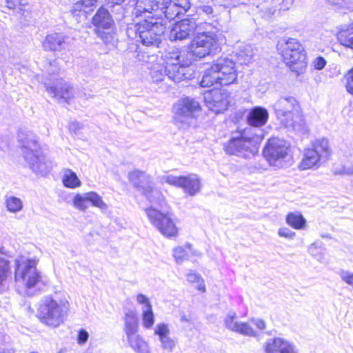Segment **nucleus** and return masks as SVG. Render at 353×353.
Here are the masks:
<instances>
[{"mask_svg": "<svg viewBox=\"0 0 353 353\" xmlns=\"http://www.w3.org/2000/svg\"><path fill=\"white\" fill-rule=\"evenodd\" d=\"M221 34L199 32L191 41L188 52L178 49L165 52L168 75L174 82L188 79L187 71L193 59L203 58L215 51L222 42Z\"/></svg>", "mask_w": 353, "mask_h": 353, "instance_id": "1", "label": "nucleus"}, {"mask_svg": "<svg viewBox=\"0 0 353 353\" xmlns=\"http://www.w3.org/2000/svg\"><path fill=\"white\" fill-rule=\"evenodd\" d=\"M262 134L254 132L251 127L232 132L230 139L223 145L225 152L230 155L249 158L258 152Z\"/></svg>", "mask_w": 353, "mask_h": 353, "instance_id": "2", "label": "nucleus"}, {"mask_svg": "<svg viewBox=\"0 0 353 353\" xmlns=\"http://www.w3.org/2000/svg\"><path fill=\"white\" fill-rule=\"evenodd\" d=\"M237 77L235 62L231 59L221 57L205 70L200 84L202 87L229 85L236 82Z\"/></svg>", "mask_w": 353, "mask_h": 353, "instance_id": "3", "label": "nucleus"}, {"mask_svg": "<svg viewBox=\"0 0 353 353\" xmlns=\"http://www.w3.org/2000/svg\"><path fill=\"white\" fill-rule=\"evenodd\" d=\"M37 260L19 256L15 259L14 281L18 290L30 289L46 285L48 283L47 277L37 270Z\"/></svg>", "mask_w": 353, "mask_h": 353, "instance_id": "4", "label": "nucleus"}, {"mask_svg": "<svg viewBox=\"0 0 353 353\" xmlns=\"http://www.w3.org/2000/svg\"><path fill=\"white\" fill-rule=\"evenodd\" d=\"M278 119L287 128L301 130L303 128L300 106L293 97H281L274 104Z\"/></svg>", "mask_w": 353, "mask_h": 353, "instance_id": "5", "label": "nucleus"}, {"mask_svg": "<svg viewBox=\"0 0 353 353\" xmlns=\"http://www.w3.org/2000/svg\"><path fill=\"white\" fill-rule=\"evenodd\" d=\"M70 310L65 298H46L40 306L39 319L46 325L57 327L63 323Z\"/></svg>", "mask_w": 353, "mask_h": 353, "instance_id": "6", "label": "nucleus"}, {"mask_svg": "<svg viewBox=\"0 0 353 353\" xmlns=\"http://www.w3.org/2000/svg\"><path fill=\"white\" fill-rule=\"evenodd\" d=\"M331 153L332 150L327 139H316L312 143L310 148L305 149L299 168L301 170L317 169L328 160Z\"/></svg>", "mask_w": 353, "mask_h": 353, "instance_id": "7", "label": "nucleus"}, {"mask_svg": "<svg viewBox=\"0 0 353 353\" xmlns=\"http://www.w3.org/2000/svg\"><path fill=\"white\" fill-rule=\"evenodd\" d=\"M165 24L161 18L151 17L135 26L136 34L141 43L146 46H158L165 30Z\"/></svg>", "mask_w": 353, "mask_h": 353, "instance_id": "8", "label": "nucleus"}, {"mask_svg": "<svg viewBox=\"0 0 353 353\" xmlns=\"http://www.w3.org/2000/svg\"><path fill=\"white\" fill-rule=\"evenodd\" d=\"M145 212L150 223L163 236L171 239L178 236L177 220L171 212H163L154 205L145 208Z\"/></svg>", "mask_w": 353, "mask_h": 353, "instance_id": "9", "label": "nucleus"}, {"mask_svg": "<svg viewBox=\"0 0 353 353\" xmlns=\"http://www.w3.org/2000/svg\"><path fill=\"white\" fill-rule=\"evenodd\" d=\"M282 57L291 71L299 75L307 68L306 55L300 42L293 38L287 39L282 47Z\"/></svg>", "mask_w": 353, "mask_h": 353, "instance_id": "10", "label": "nucleus"}, {"mask_svg": "<svg viewBox=\"0 0 353 353\" xmlns=\"http://www.w3.org/2000/svg\"><path fill=\"white\" fill-rule=\"evenodd\" d=\"M290 148V145L285 140L273 137L266 143L263 149V156L270 165L281 168L285 165Z\"/></svg>", "mask_w": 353, "mask_h": 353, "instance_id": "11", "label": "nucleus"}, {"mask_svg": "<svg viewBox=\"0 0 353 353\" xmlns=\"http://www.w3.org/2000/svg\"><path fill=\"white\" fill-rule=\"evenodd\" d=\"M36 141L28 143L23 145V153L25 160L29 164L30 168L35 173L46 175L52 168L53 163L44 155H39Z\"/></svg>", "mask_w": 353, "mask_h": 353, "instance_id": "12", "label": "nucleus"}, {"mask_svg": "<svg viewBox=\"0 0 353 353\" xmlns=\"http://www.w3.org/2000/svg\"><path fill=\"white\" fill-rule=\"evenodd\" d=\"M161 183H168L172 186L181 188L190 196L197 194L201 190L202 183L200 177L196 174L186 176L163 175L160 178Z\"/></svg>", "mask_w": 353, "mask_h": 353, "instance_id": "13", "label": "nucleus"}, {"mask_svg": "<svg viewBox=\"0 0 353 353\" xmlns=\"http://www.w3.org/2000/svg\"><path fill=\"white\" fill-rule=\"evenodd\" d=\"M130 181L135 186L143 190L148 199L154 205L163 206L164 198L161 192L154 188L152 185H144L145 183L150 182V177L145 172L134 170L128 174Z\"/></svg>", "mask_w": 353, "mask_h": 353, "instance_id": "14", "label": "nucleus"}, {"mask_svg": "<svg viewBox=\"0 0 353 353\" xmlns=\"http://www.w3.org/2000/svg\"><path fill=\"white\" fill-rule=\"evenodd\" d=\"M92 22L95 27L96 34L103 42L109 43L113 41L112 27L114 22L107 9L100 8L92 17Z\"/></svg>", "mask_w": 353, "mask_h": 353, "instance_id": "15", "label": "nucleus"}, {"mask_svg": "<svg viewBox=\"0 0 353 353\" xmlns=\"http://www.w3.org/2000/svg\"><path fill=\"white\" fill-rule=\"evenodd\" d=\"M201 110V106L196 101L186 98L179 101L176 105L174 122L179 128L188 125L190 118L194 117Z\"/></svg>", "mask_w": 353, "mask_h": 353, "instance_id": "16", "label": "nucleus"}, {"mask_svg": "<svg viewBox=\"0 0 353 353\" xmlns=\"http://www.w3.org/2000/svg\"><path fill=\"white\" fill-rule=\"evenodd\" d=\"M224 326L226 329L237 334L250 337H257L258 332L252 327L249 322L239 321L235 312H228L223 319Z\"/></svg>", "mask_w": 353, "mask_h": 353, "instance_id": "17", "label": "nucleus"}, {"mask_svg": "<svg viewBox=\"0 0 353 353\" xmlns=\"http://www.w3.org/2000/svg\"><path fill=\"white\" fill-rule=\"evenodd\" d=\"M161 2L163 0H137L132 14L136 17H143L145 19H150L151 17L161 18Z\"/></svg>", "mask_w": 353, "mask_h": 353, "instance_id": "18", "label": "nucleus"}, {"mask_svg": "<svg viewBox=\"0 0 353 353\" xmlns=\"http://www.w3.org/2000/svg\"><path fill=\"white\" fill-rule=\"evenodd\" d=\"M203 99L208 109L216 114L225 110L230 103L228 94L217 90L205 92Z\"/></svg>", "mask_w": 353, "mask_h": 353, "instance_id": "19", "label": "nucleus"}, {"mask_svg": "<svg viewBox=\"0 0 353 353\" xmlns=\"http://www.w3.org/2000/svg\"><path fill=\"white\" fill-rule=\"evenodd\" d=\"M263 353H299L294 343L280 336L268 339L263 344Z\"/></svg>", "mask_w": 353, "mask_h": 353, "instance_id": "20", "label": "nucleus"}, {"mask_svg": "<svg viewBox=\"0 0 353 353\" xmlns=\"http://www.w3.org/2000/svg\"><path fill=\"white\" fill-rule=\"evenodd\" d=\"M196 27L194 19H184L174 25L170 31L169 39L174 41L186 39L194 34Z\"/></svg>", "mask_w": 353, "mask_h": 353, "instance_id": "21", "label": "nucleus"}, {"mask_svg": "<svg viewBox=\"0 0 353 353\" xmlns=\"http://www.w3.org/2000/svg\"><path fill=\"white\" fill-rule=\"evenodd\" d=\"M190 7L189 0H163L160 4V10L166 19L172 20L186 12Z\"/></svg>", "mask_w": 353, "mask_h": 353, "instance_id": "22", "label": "nucleus"}, {"mask_svg": "<svg viewBox=\"0 0 353 353\" xmlns=\"http://www.w3.org/2000/svg\"><path fill=\"white\" fill-rule=\"evenodd\" d=\"M154 334L159 337L161 349L168 353H171L176 347V342L170 336V330L165 323H157L154 328Z\"/></svg>", "mask_w": 353, "mask_h": 353, "instance_id": "23", "label": "nucleus"}, {"mask_svg": "<svg viewBox=\"0 0 353 353\" xmlns=\"http://www.w3.org/2000/svg\"><path fill=\"white\" fill-rule=\"evenodd\" d=\"M66 39V37L62 33L53 32L46 35L42 46L45 50L61 52L68 48V43Z\"/></svg>", "mask_w": 353, "mask_h": 353, "instance_id": "24", "label": "nucleus"}, {"mask_svg": "<svg viewBox=\"0 0 353 353\" xmlns=\"http://www.w3.org/2000/svg\"><path fill=\"white\" fill-rule=\"evenodd\" d=\"M46 91L52 97L59 101H63L70 103V101L74 97L73 89L68 83L58 82L54 86H50L45 83Z\"/></svg>", "mask_w": 353, "mask_h": 353, "instance_id": "25", "label": "nucleus"}, {"mask_svg": "<svg viewBox=\"0 0 353 353\" xmlns=\"http://www.w3.org/2000/svg\"><path fill=\"white\" fill-rule=\"evenodd\" d=\"M268 119V112L265 108L255 107L250 110L248 121L251 126L261 127L266 123Z\"/></svg>", "mask_w": 353, "mask_h": 353, "instance_id": "26", "label": "nucleus"}, {"mask_svg": "<svg viewBox=\"0 0 353 353\" xmlns=\"http://www.w3.org/2000/svg\"><path fill=\"white\" fill-rule=\"evenodd\" d=\"M190 254L201 255L199 252L193 250L190 243H186L184 246H178L173 250V256L176 263L181 264L189 258Z\"/></svg>", "mask_w": 353, "mask_h": 353, "instance_id": "27", "label": "nucleus"}, {"mask_svg": "<svg viewBox=\"0 0 353 353\" xmlns=\"http://www.w3.org/2000/svg\"><path fill=\"white\" fill-rule=\"evenodd\" d=\"M124 321V331L127 335V338L138 334V320L134 312L132 310L128 311L125 314Z\"/></svg>", "mask_w": 353, "mask_h": 353, "instance_id": "28", "label": "nucleus"}, {"mask_svg": "<svg viewBox=\"0 0 353 353\" xmlns=\"http://www.w3.org/2000/svg\"><path fill=\"white\" fill-rule=\"evenodd\" d=\"M62 183L70 189H76L81 185V181L77 174L69 168L63 170Z\"/></svg>", "mask_w": 353, "mask_h": 353, "instance_id": "29", "label": "nucleus"}, {"mask_svg": "<svg viewBox=\"0 0 353 353\" xmlns=\"http://www.w3.org/2000/svg\"><path fill=\"white\" fill-rule=\"evenodd\" d=\"M127 339L130 346L137 353H150L148 343L140 335L136 334Z\"/></svg>", "mask_w": 353, "mask_h": 353, "instance_id": "30", "label": "nucleus"}, {"mask_svg": "<svg viewBox=\"0 0 353 353\" xmlns=\"http://www.w3.org/2000/svg\"><path fill=\"white\" fill-rule=\"evenodd\" d=\"M97 0H80L77 1L72 6V12L74 14H79L83 12L86 14L92 11L96 7Z\"/></svg>", "mask_w": 353, "mask_h": 353, "instance_id": "31", "label": "nucleus"}, {"mask_svg": "<svg viewBox=\"0 0 353 353\" xmlns=\"http://www.w3.org/2000/svg\"><path fill=\"white\" fill-rule=\"evenodd\" d=\"M164 57V62L165 63V65H154L151 69L150 74L151 78L152 81L155 83H159L162 81L165 74L168 76V79L172 80L174 81L172 78H170L168 75V65L165 60V54L163 55Z\"/></svg>", "mask_w": 353, "mask_h": 353, "instance_id": "32", "label": "nucleus"}, {"mask_svg": "<svg viewBox=\"0 0 353 353\" xmlns=\"http://www.w3.org/2000/svg\"><path fill=\"white\" fill-rule=\"evenodd\" d=\"M286 223L296 230H302L305 227L306 221L300 212H290L286 216Z\"/></svg>", "mask_w": 353, "mask_h": 353, "instance_id": "33", "label": "nucleus"}, {"mask_svg": "<svg viewBox=\"0 0 353 353\" xmlns=\"http://www.w3.org/2000/svg\"><path fill=\"white\" fill-rule=\"evenodd\" d=\"M337 38L340 44L346 48L353 49V27L339 31Z\"/></svg>", "mask_w": 353, "mask_h": 353, "instance_id": "34", "label": "nucleus"}, {"mask_svg": "<svg viewBox=\"0 0 353 353\" xmlns=\"http://www.w3.org/2000/svg\"><path fill=\"white\" fill-rule=\"evenodd\" d=\"M7 210L12 213L20 212L23 208V201L14 196H7L5 201Z\"/></svg>", "mask_w": 353, "mask_h": 353, "instance_id": "35", "label": "nucleus"}, {"mask_svg": "<svg viewBox=\"0 0 353 353\" xmlns=\"http://www.w3.org/2000/svg\"><path fill=\"white\" fill-rule=\"evenodd\" d=\"M88 201L90 202L92 205L99 208L102 211L107 210L108 206L103 201L102 197L96 192H87Z\"/></svg>", "mask_w": 353, "mask_h": 353, "instance_id": "36", "label": "nucleus"}, {"mask_svg": "<svg viewBox=\"0 0 353 353\" xmlns=\"http://www.w3.org/2000/svg\"><path fill=\"white\" fill-rule=\"evenodd\" d=\"M187 281L193 284L194 287L201 292L205 291V287L203 278L197 273L190 272L186 275Z\"/></svg>", "mask_w": 353, "mask_h": 353, "instance_id": "37", "label": "nucleus"}, {"mask_svg": "<svg viewBox=\"0 0 353 353\" xmlns=\"http://www.w3.org/2000/svg\"><path fill=\"white\" fill-rule=\"evenodd\" d=\"M87 192L76 194L72 199L73 205L81 211H85L88 208Z\"/></svg>", "mask_w": 353, "mask_h": 353, "instance_id": "38", "label": "nucleus"}, {"mask_svg": "<svg viewBox=\"0 0 353 353\" xmlns=\"http://www.w3.org/2000/svg\"><path fill=\"white\" fill-rule=\"evenodd\" d=\"M239 56V60L241 64L248 63L253 57V50L250 46L246 45L243 46V49L239 52H236Z\"/></svg>", "mask_w": 353, "mask_h": 353, "instance_id": "39", "label": "nucleus"}, {"mask_svg": "<svg viewBox=\"0 0 353 353\" xmlns=\"http://www.w3.org/2000/svg\"><path fill=\"white\" fill-rule=\"evenodd\" d=\"M142 312L143 326L145 329H151L154 323V315L152 308L144 310Z\"/></svg>", "mask_w": 353, "mask_h": 353, "instance_id": "40", "label": "nucleus"}, {"mask_svg": "<svg viewBox=\"0 0 353 353\" xmlns=\"http://www.w3.org/2000/svg\"><path fill=\"white\" fill-rule=\"evenodd\" d=\"M326 1L338 8L349 11L353 10V0H326Z\"/></svg>", "mask_w": 353, "mask_h": 353, "instance_id": "41", "label": "nucleus"}, {"mask_svg": "<svg viewBox=\"0 0 353 353\" xmlns=\"http://www.w3.org/2000/svg\"><path fill=\"white\" fill-rule=\"evenodd\" d=\"M338 274L343 282L353 288V272L349 270H341Z\"/></svg>", "mask_w": 353, "mask_h": 353, "instance_id": "42", "label": "nucleus"}, {"mask_svg": "<svg viewBox=\"0 0 353 353\" xmlns=\"http://www.w3.org/2000/svg\"><path fill=\"white\" fill-rule=\"evenodd\" d=\"M8 271V262L4 259L0 258V284L6 279Z\"/></svg>", "mask_w": 353, "mask_h": 353, "instance_id": "43", "label": "nucleus"}, {"mask_svg": "<svg viewBox=\"0 0 353 353\" xmlns=\"http://www.w3.org/2000/svg\"><path fill=\"white\" fill-rule=\"evenodd\" d=\"M137 301L138 303L142 305V311L144 310L152 308L149 298L143 294H137Z\"/></svg>", "mask_w": 353, "mask_h": 353, "instance_id": "44", "label": "nucleus"}, {"mask_svg": "<svg viewBox=\"0 0 353 353\" xmlns=\"http://www.w3.org/2000/svg\"><path fill=\"white\" fill-rule=\"evenodd\" d=\"M278 234L281 237L288 239H293L296 236V233L288 228H281L278 231Z\"/></svg>", "mask_w": 353, "mask_h": 353, "instance_id": "45", "label": "nucleus"}, {"mask_svg": "<svg viewBox=\"0 0 353 353\" xmlns=\"http://www.w3.org/2000/svg\"><path fill=\"white\" fill-rule=\"evenodd\" d=\"M326 63L327 61L323 57H317L312 61V65L314 68L318 70H323L325 68Z\"/></svg>", "mask_w": 353, "mask_h": 353, "instance_id": "46", "label": "nucleus"}, {"mask_svg": "<svg viewBox=\"0 0 353 353\" xmlns=\"http://www.w3.org/2000/svg\"><path fill=\"white\" fill-rule=\"evenodd\" d=\"M346 80L347 90L353 94V68L346 74Z\"/></svg>", "mask_w": 353, "mask_h": 353, "instance_id": "47", "label": "nucleus"}, {"mask_svg": "<svg viewBox=\"0 0 353 353\" xmlns=\"http://www.w3.org/2000/svg\"><path fill=\"white\" fill-rule=\"evenodd\" d=\"M88 337H89L88 332L86 330L81 329V330L79 331V334H78V337H77L78 343L81 345L85 344L87 342Z\"/></svg>", "mask_w": 353, "mask_h": 353, "instance_id": "48", "label": "nucleus"}, {"mask_svg": "<svg viewBox=\"0 0 353 353\" xmlns=\"http://www.w3.org/2000/svg\"><path fill=\"white\" fill-rule=\"evenodd\" d=\"M250 321L258 330L261 331H263L266 328V323L265 321L261 319L252 318Z\"/></svg>", "mask_w": 353, "mask_h": 353, "instance_id": "49", "label": "nucleus"}, {"mask_svg": "<svg viewBox=\"0 0 353 353\" xmlns=\"http://www.w3.org/2000/svg\"><path fill=\"white\" fill-rule=\"evenodd\" d=\"M318 250H322L321 243L319 242H314L312 244H311L308 248L309 253L314 256H317Z\"/></svg>", "mask_w": 353, "mask_h": 353, "instance_id": "50", "label": "nucleus"}, {"mask_svg": "<svg viewBox=\"0 0 353 353\" xmlns=\"http://www.w3.org/2000/svg\"><path fill=\"white\" fill-rule=\"evenodd\" d=\"M199 10L207 16H209L210 17L212 16V17H213V9L211 6L207 5L201 6L199 7Z\"/></svg>", "mask_w": 353, "mask_h": 353, "instance_id": "51", "label": "nucleus"}, {"mask_svg": "<svg viewBox=\"0 0 353 353\" xmlns=\"http://www.w3.org/2000/svg\"><path fill=\"white\" fill-rule=\"evenodd\" d=\"M59 67L57 64L56 61H54L53 63H49V68H48V72L50 74H56L59 72Z\"/></svg>", "mask_w": 353, "mask_h": 353, "instance_id": "52", "label": "nucleus"}, {"mask_svg": "<svg viewBox=\"0 0 353 353\" xmlns=\"http://www.w3.org/2000/svg\"><path fill=\"white\" fill-rule=\"evenodd\" d=\"M7 8L14 9L17 6L21 3V0H4Z\"/></svg>", "mask_w": 353, "mask_h": 353, "instance_id": "53", "label": "nucleus"}, {"mask_svg": "<svg viewBox=\"0 0 353 353\" xmlns=\"http://www.w3.org/2000/svg\"><path fill=\"white\" fill-rule=\"evenodd\" d=\"M335 173L336 174V172ZM337 174H347V175L353 174V165L352 166H344L340 172H337Z\"/></svg>", "mask_w": 353, "mask_h": 353, "instance_id": "54", "label": "nucleus"}, {"mask_svg": "<svg viewBox=\"0 0 353 353\" xmlns=\"http://www.w3.org/2000/svg\"><path fill=\"white\" fill-rule=\"evenodd\" d=\"M70 130H76L81 128L80 124L77 122L71 123L70 125Z\"/></svg>", "mask_w": 353, "mask_h": 353, "instance_id": "55", "label": "nucleus"}, {"mask_svg": "<svg viewBox=\"0 0 353 353\" xmlns=\"http://www.w3.org/2000/svg\"><path fill=\"white\" fill-rule=\"evenodd\" d=\"M125 0H108L110 3L114 5H119L122 3Z\"/></svg>", "mask_w": 353, "mask_h": 353, "instance_id": "56", "label": "nucleus"}, {"mask_svg": "<svg viewBox=\"0 0 353 353\" xmlns=\"http://www.w3.org/2000/svg\"><path fill=\"white\" fill-rule=\"evenodd\" d=\"M185 320H186V319H185V317H183V318H182V321H185Z\"/></svg>", "mask_w": 353, "mask_h": 353, "instance_id": "57", "label": "nucleus"}]
</instances>
